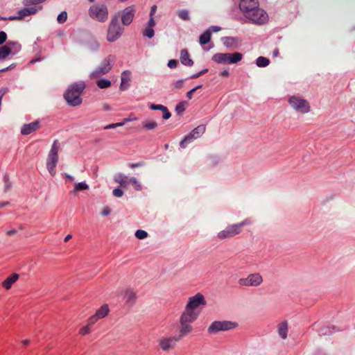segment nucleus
<instances>
[{
    "label": "nucleus",
    "instance_id": "1",
    "mask_svg": "<svg viewBox=\"0 0 355 355\" xmlns=\"http://www.w3.org/2000/svg\"><path fill=\"white\" fill-rule=\"evenodd\" d=\"M239 6L243 16L252 24L263 25L269 20L268 13L259 7L258 0H241Z\"/></svg>",
    "mask_w": 355,
    "mask_h": 355
},
{
    "label": "nucleus",
    "instance_id": "2",
    "mask_svg": "<svg viewBox=\"0 0 355 355\" xmlns=\"http://www.w3.org/2000/svg\"><path fill=\"white\" fill-rule=\"evenodd\" d=\"M85 89L83 83L73 84L66 91L64 96L67 102L72 105L77 106L81 104V94Z\"/></svg>",
    "mask_w": 355,
    "mask_h": 355
},
{
    "label": "nucleus",
    "instance_id": "3",
    "mask_svg": "<svg viewBox=\"0 0 355 355\" xmlns=\"http://www.w3.org/2000/svg\"><path fill=\"white\" fill-rule=\"evenodd\" d=\"M243 59V55L241 53L235 52L233 53H218L213 55L212 60L218 64H236Z\"/></svg>",
    "mask_w": 355,
    "mask_h": 355
},
{
    "label": "nucleus",
    "instance_id": "4",
    "mask_svg": "<svg viewBox=\"0 0 355 355\" xmlns=\"http://www.w3.org/2000/svg\"><path fill=\"white\" fill-rule=\"evenodd\" d=\"M21 49V45L17 42L9 41L0 46V60L3 61L10 56L15 55Z\"/></svg>",
    "mask_w": 355,
    "mask_h": 355
},
{
    "label": "nucleus",
    "instance_id": "5",
    "mask_svg": "<svg viewBox=\"0 0 355 355\" xmlns=\"http://www.w3.org/2000/svg\"><path fill=\"white\" fill-rule=\"evenodd\" d=\"M89 16L98 21H105L108 17V10L105 5H94L89 10Z\"/></svg>",
    "mask_w": 355,
    "mask_h": 355
},
{
    "label": "nucleus",
    "instance_id": "6",
    "mask_svg": "<svg viewBox=\"0 0 355 355\" xmlns=\"http://www.w3.org/2000/svg\"><path fill=\"white\" fill-rule=\"evenodd\" d=\"M60 148L59 142L55 140L52 146L51 150L49 155L47 168L49 173L54 175L55 173V168L58 161V150Z\"/></svg>",
    "mask_w": 355,
    "mask_h": 355
},
{
    "label": "nucleus",
    "instance_id": "7",
    "mask_svg": "<svg viewBox=\"0 0 355 355\" xmlns=\"http://www.w3.org/2000/svg\"><path fill=\"white\" fill-rule=\"evenodd\" d=\"M122 33V28L119 25L118 17H112L107 29V40L110 42L116 41Z\"/></svg>",
    "mask_w": 355,
    "mask_h": 355
},
{
    "label": "nucleus",
    "instance_id": "8",
    "mask_svg": "<svg viewBox=\"0 0 355 355\" xmlns=\"http://www.w3.org/2000/svg\"><path fill=\"white\" fill-rule=\"evenodd\" d=\"M116 60L115 56L110 55L103 62L101 66L92 73V77L97 78L107 73H108L112 67V64Z\"/></svg>",
    "mask_w": 355,
    "mask_h": 355
},
{
    "label": "nucleus",
    "instance_id": "9",
    "mask_svg": "<svg viewBox=\"0 0 355 355\" xmlns=\"http://www.w3.org/2000/svg\"><path fill=\"white\" fill-rule=\"evenodd\" d=\"M289 103L296 110L302 113L308 112L310 110V106L309 103L299 97V96H291L288 100Z\"/></svg>",
    "mask_w": 355,
    "mask_h": 355
},
{
    "label": "nucleus",
    "instance_id": "10",
    "mask_svg": "<svg viewBox=\"0 0 355 355\" xmlns=\"http://www.w3.org/2000/svg\"><path fill=\"white\" fill-rule=\"evenodd\" d=\"M236 327V324L229 321L214 322L209 327V331L212 333L219 331H227L234 329Z\"/></svg>",
    "mask_w": 355,
    "mask_h": 355
},
{
    "label": "nucleus",
    "instance_id": "11",
    "mask_svg": "<svg viewBox=\"0 0 355 355\" xmlns=\"http://www.w3.org/2000/svg\"><path fill=\"white\" fill-rule=\"evenodd\" d=\"M241 232V225H234L227 227L225 230L221 231L218 234V237L220 239H224L232 237L238 234Z\"/></svg>",
    "mask_w": 355,
    "mask_h": 355
},
{
    "label": "nucleus",
    "instance_id": "12",
    "mask_svg": "<svg viewBox=\"0 0 355 355\" xmlns=\"http://www.w3.org/2000/svg\"><path fill=\"white\" fill-rule=\"evenodd\" d=\"M205 305V301L202 295L198 293L196 295L191 297L187 306V308L197 311L196 309L200 305Z\"/></svg>",
    "mask_w": 355,
    "mask_h": 355
},
{
    "label": "nucleus",
    "instance_id": "13",
    "mask_svg": "<svg viewBox=\"0 0 355 355\" xmlns=\"http://www.w3.org/2000/svg\"><path fill=\"white\" fill-rule=\"evenodd\" d=\"M135 9L134 6L125 8L121 14V21L123 25H129L133 20Z\"/></svg>",
    "mask_w": 355,
    "mask_h": 355
},
{
    "label": "nucleus",
    "instance_id": "14",
    "mask_svg": "<svg viewBox=\"0 0 355 355\" xmlns=\"http://www.w3.org/2000/svg\"><path fill=\"white\" fill-rule=\"evenodd\" d=\"M198 313H199L198 311H193L191 309L189 310V309L186 307L185 311L181 316V319H180L181 324H184V323L192 322L193 321H194L196 320Z\"/></svg>",
    "mask_w": 355,
    "mask_h": 355
},
{
    "label": "nucleus",
    "instance_id": "15",
    "mask_svg": "<svg viewBox=\"0 0 355 355\" xmlns=\"http://www.w3.org/2000/svg\"><path fill=\"white\" fill-rule=\"evenodd\" d=\"M177 340L175 337L162 338L159 340V345L162 350L167 351L174 347Z\"/></svg>",
    "mask_w": 355,
    "mask_h": 355
},
{
    "label": "nucleus",
    "instance_id": "16",
    "mask_svg": "<svg viewBox=\"0 0 355 355\" xmlns=\"http://www.w3.org/2000/svg\"><path fill=\"white\" fill-rule=\"evenodd\" d=\"M262 282L261 277L258 274L251 275L246 279L240 280V284L243 286H257Z\"/></svg>",
    "mask_w": 355,
    "mask_h": 355
},
{
    "label": "nucleus",
    "instance_id": "17",
    "mask_svg": "<svg viewBox=\"0 0 355 355\" xmlns=\"http://www.w3.org/2000/svg\"><path fill=\"white\" fill-rule=\"evenodd\" d=\"M37 11V9L35 8H24L19 11L18 16L16 17H10L8 18L9 20H21L24 19L25 17L34 15Z\"/></svg>",
    "mask_w": 355,
    "mask_h": 355
},
{
    "label": "nucleus",
    "instance_id": "18",
    "mask_svg": "<svg viewBox=\"0 0 355 355\" xmlns=\"http://www.w3.org/2000/svg\"><path fill=\"white\" fill-rule=\"evenodd\" d=\"M18 279L19 275L12 273L2 282L1 286L6 290H9Z\"/></svg>",
    "mask_w": 355,
    "mask_h": 355
},
{
    "label": "nucleus",
    "instance_id": "19",
    "mask_svg": "<svg viewBox=\"0 0 355 355\" xmlns=\"http://www.w3.org/2000/svg\"><path fill=\"white\" fill-rule=\"evenodd\" d=\"M40 128L39 123L37 121L32 122L28 124H25L21 130V133L24 135H29Z\"/></svg>",
    "mask_w": 355,
    "mask_h": 355
},
{
    "label": "nucleus",
    "instance_id": "20",
    "mask_svg": "<svg viewBox=\"0 0 355 355\" xmlns=\"http://www.w3.org/2000/svg\"><path fill=\"white\" fill-rule=\"evenodd\" d=\"M131 80V72L125 71L121 73V83L120 85L121 90H125L130 86Z\"/></svg>",
    "mask_w": 355,
    "mask_h": 355
},
{
    "label": "nucleus",
    "instance_id": "21",
    "mask_svg": "<svg viewBox=\"0 0 355 355\" xmlns=\"http://www.w3.org/2000/svg\"><path fill=\"white\" fill-rule=\"evenodd\" d=\"M137 297V293L131 288H127L123 291V298L127 304H134Z\"/></svg>",
    "mask_w": 355,
    "mask_h": 355
},
{
    "label": "nucleus",
    "instance_id": "22",
    "mask_svg": "<svg viewBox=\"0 0 355 355\" xmlns=\"http://www.w3.org/2000/svg\"><path fill=\"white\" fill-rule=\"evenodd\" d=\"M114 181L117 182L121 187L127 188L128 185L130 184L131 178H128L127 176L122 174H118L114 178Z\"/></svg>",
    "mask_w": 355,
    "mask_h": 355
},
{
    "label": "nucleus",
    "instance_id": "23",
    "mask_svg": "<svg viewBox=\"0 0 355 355\" xmlns=\"http://www.w3.org/2000/svg\"><path fill=\"white\" fill-rule=\"evenodd\" d=\"M181 62L186 66H192L193 64V60L190 58L189 53L186 49H183L180 53Z\"/></svg>",
    "mask_w": 355,
    "mask_h": 355
},
{
    "label": "nucleus",
    "instance_id": "24",
    "mask_svg": "<svg viewBox=\"0 0 355 355\" xmlns=\"http://www.w3.org/2000/svg\"><path fill=\"white\" fill-rule=\"evenodd\" d=\"M110 312L109 306L107 304H103L98 309L96 310V314L100 318H104L108 315Z\"/></svg>",
    "mask_w": 355,
    "mask_h": 355
},
{
    "label": "nucleus",
    "instance_id": "25",
    "mask_svg": "<svg viewBox=\"0 0 355 355\" xmlns=\"http://www.w3.org/2000/svg\"><path fill=\"white\" fill-rule=\"evenodd\" d=\"M211 33L209 30H207L206 31H205L200 36V38H199V42H200V44L202 45V46H204L206 44L209 43L211 40Z\"/></svg>",
    "mask_w": 355,
    "mask_h": 355
},
{
    "label": "nucleus",
    "instance_id": "26",
    "mask_svg": "<svg viewBox=\"0 0 355 355\" xmlns=\"http://www.w3.org/2000/svg\"><path fill=\"white\" fill-rule=\"evenodd\" d=\"M288 331V323L286 322H282L278 325V332L279 336L285 339L287 337Z\"/></svg>",
    "mask_w": 355,
    "mask_h": 355
},
{
    "label": "nucleus",
    "instance_id": "27",
    "mask_svg": "<svg viewBox=\"0 0 355 355\" xmlns=\"http://www.w3.org/2000/svg\"><path fill=\"white\" fill-rule=\"evenodd\" d=\"M256 64L259 67H265L270 64V60L265 57H259L256 60Z\"/></svg>",
    "mask_w": 355,
    "mask_h": 355
},
{
    "label": "nucleus",
    "instance_id": "28",
    "mask_svg": "<svg viewBox=\"0 0 355 355\" xmlns=\"http://www.w3.org/2000/svg\"><path fill=\"white\" fill-rule=\"evenodd\" d=\"M197 136L194 135L192 132L189 133L187 136L184 137V139L180 142V146L182 148H185L187 146V143L191 141L193 139H196Z\"/></svg>",
    "mask_w": 355,
    "mask_h": 355
},
{
    "label": "nucleus",
    "instance_id": "29",
    "mask_svg": "<svg viewBox=\"0 0 355 355\" xmlns=\"http://www.w3.org/2000/svg\"><path fill=\"white\" fill-rule=\"evenodd\" d=\"M96 85L101 89L110 87L111 86V82L106 79H100L97 80Z\"/></svg>",
    "mask_w": 355,
    "mask_h": 355
},
{
    "label": "nucleus",
    "instance_id": "30",
    "mask_svg": "<svg viewBox=\"0 0 355 355\" xmlns=\"http://www.w3.org/2000/svg\"><path fill=\"white\" fill-rule=\"evenodd\" d=\"M191 331V327L189 323L181 324L180 333L182 336H184Z\"/></svg>",
    "mask_w": 355,
    "mask_h": 355
},
{
    "label": "nucleus",
    "instance_id": "31",
    "mask_svg": "<svg viewBox=\"0 0 355 355\" xmlns=\"http://www.w3.org/2000/svg\"><path fill=\"white\" fill-rule=\"evenodd\" d=\"M91 332V326L87 324V325L82 327L79 329V334L81 336H85Z\"/></svg>",
    "mask_w": 355,
    "mask_h": 355
},
{
    "label": "nucleus",
    "instance_id": "32",
    "mask_svg": "<svg viewBox=\"0 0 355 355\" xmlns=\"http://www.w3.org/2000/svg\"><path fill=\"white\" fill-rule=\"evenodd\" d=\"M88 189V185L85 182H80L75 185L73 191L77 192L78 191L86 190Z\"/></svg>",
    "mask_w": 355,
    "mask_h": 355
},
{
    "label": "nucleus",
    "instance_id": "33",
    "mask_svg": "<svg viewBox=\"0 0 355 355\" xmlns=\"http://www.w3.org/2000/svg\"><path fill=\"white\" fill-rule=\"evenodd\" d=\"M178 16L183 20H189V11L186 10H180L178 12Z\"/></svg>",
    "mask_w": 355,
    "mask_h": 355
},
{
    "label": "nucleus",
    "instance_id": "34",
    "mask_svg": "<svg viewBox=\"0 0 355 355\" xmlns=\"http://www.w3.org/2000/svg\"><path fill=\"white\" fill-rule=\"evenodd\" d=\"M144 35L149 38L153 37L154 35L153 28L150 26H147L144 31Z\"/></svg>",
    "mask_w": 355,
    "mask_h": 355
},
{
    "label": "nucleus",
    "instance_id": "35",
    "mask_svg": "<svg viewBox=\"0 0 355 355\" xmlns=\"http://www.w3.org/2000/svg\"><path fill=\"white\" fill-rule=\"evenodd\" d=\"M143 127L147 130L154 129L157 127V123L155 121H148L143 123Z\"/></svg>",
    "mask_w": 355,
    "mask_h": 355
},
{
    "label": "nucleus",
    "instance_id": "36",
    "mask_svg": "<svg viewBox=\"0 0 355 355\" xmlns=\"http://www.w3.org/2000/svg\"><path fill=\"white\" fill-rule=\"evenodd\" d=\"M159 110H161L163 112L162 117L164 119H168L171 116V113L168 111L167 108L163 105H159Z\"/></svg>",
    "mask_w": 355,
    "mask_h": 355
},
{
    "label": "nucleus",
    "instance_id": "37",
    "mask_svg": "<svg viewBox=\"0 0 355 355\" xmlns=\"http://www.w3.org/2000/svg\"><path fill=\"white\" fill-rule=\"evenodd\" d=\"M135 236L139 239H144L147 237L148 234L144 230H139L135 232Z\"/></svg>",
    "mask_w": 355,
    "mask_h": 355
},
{
    "label": "nucleus",
    "instance_id": "38",
    "mask_svg": "<svg viewBox=\"0 0 355 355\" xmlns=\"http://www.w3.org/2000/svg\"><path fill=\"white\" fill-rule=\"evenodd\" d=\"M205 130V127L203 125H200L195 128L193 130H192V132L194 133L197 137L202 133H203Z\"/></svg>",
    "mask_w": 355,
    "mask_h": 355
},
{
    "label": "nucleus",
    "instance_id": "39",
    "mask_svg": "<svg viewBox=\"0 0 355 355\" xmlns=\"http://www.w3.org/2000/svg\"><path fill=\"white\" fill-rule=\"evenodd\" d=\"M100 318L95 313L94 315L89 317L87 320V324L90 326L94 324Z\"/></svg>",
    "mask_w": 355,
    "mask_h": 355
},
{
    "label": "nucleus",
    "instance_id": "40",
    "mask_svg": "<svg viewBox=\"0 0 355 355\" xmlns=\"http://www.w3.org/2000/svg\"><path fill=\"white\" fill-rule=\"evenodd\" d=\"M67 19V14L66 12H62L58 16V21L60 24H62L66 21Z\"/></svg>",
    "mask_w": 355,
    "mask_h": 355
},
{
    "label": "nucleus",
    "instance_id": "41",
    "mask_svg": "<svg viewBox=\"0 0 355 355\" xmlns=\"http://www.w3.org/2000/svg\"><path fill=\"white\" fill-rule=\"evenodd\" d=\"M46 0H26L25 5L29 6V5H37L40 4Z\"/></svg>",
    "mask_w": 355,
    "mask_h": 355
},
{
    "label": "nucleus",
    "instance_id": "42",
    "mask_svg": "<svg viewBox=\"0 0 355 355\" xmlns=\"http://www.w3.org/2000/svg\"><path fill=\"white\" fill-rule=\"evenodd\" d=\"M130 183L133 185L134 188L139 191V190H141V184L137 181V180L135 178H131V182Z\"/></svg>",
    "mask_w": 355,
    "mask_h": 355
},
{
    "label": "nucleus",
    "instance_id": "43",
    "mask_svg": "<svg viewBox=\"0 0 355 355\" xmlns=\"http://www.w3.org/2000/svg\"><path fill=\"white\" fill-rule=\"evenodd\" d=\"M175 110L178 114L183 112L185 110L184 103L183 102L178 103L175 107Z\"/></svg>",
    "mask_w": 355,
    "mask_h": 355
},
{
    "label": "nucleus",
    "instance_id": "44",
    "mask_svg": "<svg viewBox=\"0 0 355 355\" xmlns=\"http://www.w3.org/2000/svg\"><path fill=\"white\" fill-rule=\"evenodd\" d=\"M7 40V34L4 31H0V45L3 44Z\"/></svg>",
    "mask_w": 355,
    "mask_h": 355
},
{
    "label": "nucleus",
    "instance_id": "45",
    "mask_svg": "<svg viewBox=\"0 0 355 355\" xmlns=\"http://www.w3.org/2000/svg\"><path fill=\"white\" fill-rule=\"evenodd\" d=\"M123 194V192L121 189L116 188L113 190V195L116 197H121Z\"/></svg>",
    "mask_w": 355,
    "mask_h": 355
},
{
    "label": "nucleus",
    "instance_id": "46",
    "mask_svg": "<svg viewBox=\"0 0 355 355\" xmlns=\"http://www.w3.org/2000/svg\"><path fill=\"white\" fill-rule=\"evenodd\" d=\"M168 66L171 69H174L178 66V61L176 60H171L168 61Z\"/></svg>",
    "mask_w": 355,
    "mask_h": 355
},
{
    "label": "nucleus",
    "instance_id": "47",
    "mask_svg": "<svg viewBox=\"0 0 355 355\" xmlns=\"http://www.w3.org/2000/svg\"><path fill=\"white\" fill-rule=\"evenodd\" d=\"M123 125H124V122L112 123V124H110V125H108L105 126V129L114 128H116V127L122 126Z\"/></svg>",
    "mask_w": 355,
    "mask_h": 355
},
{
    "label": "nucleus",
    "instance_id": "48",
    "mask_svg": "<svg viewBox=\"0 0 355 355\" xmlns=\"http://www.w3.org/2000/svg\"><path fill=\"white\" fill-rule=\"evenodd\" d=\"M201 87H202L201 85L198 86V87L192 89L189 92H188L187 94V96L188 97V98L191 99L192 98V95H193V92H196L198 89L200 88Z\"/></svg>",
    "mask_w": 355,
    "mask_h": 355
},
{
    "label": "nucleus",
    "instance_id": "49",
    "mask_svg": "<svg viewBox=\"0 0 355 355\" xmlns=\"http://www.w3.org/2000/svg\"><path fill=\"white\" fill-rule=\"evenodd\" d=\"M110 211L111 209L109 207H105L102 211V214L104 216H107L108 214H110Z\"/></svg>",
    "mask_w": 355,
    "mask_h": 355
},
{
    "label": "nucleus",
    "instance_id": "50",
    "mask_svg": "<svg viewBox=\"0 0 355 355\" xmlns=\"http://www.w3.org/2000/svg\"><path fill=\"white\" fill-rule=\"evenodd\" d=\"M155 21L153 17H150V20H149V21L148 23V26H150V27L153 28L155 26Z\"/></svg>",
    "mask_w": 355,
    "mask_h": 355
},
{
    "label": "nucleus",
    "instance_id": "51",
    "mask_svg": "<svg viewBox=\"0 0 355 355\" xmlns=\"http://www.w3.org/2000/svg\"><path fill=\"white\" fill-rule=\"evenodd\" d=\"M156 10H157V6H152L151 10H150V17H153V15H155V13L156 12Z\"/></svg>",
    "mask_w": 355,
    "mask_h": 355
},
{
    "label": "nucleus",
    "instance_id": "52",
    "mask_svg": "<svg viewBox=\"0 0 355 355\" xmlns=\"http://www.w3.org/2000/svg\"><path fill=\"white\" fill-rule=\"evenodd\" d=\"M182 85H183L182 81L179 80V81H177V82L174 84V86H175V87H176V88H181V87H182Z\"/></svg>",
    "mask_w": 355,
    "mask_h": 355
},
{
    "label": "nucleus",
    "instance_id": "53",
    "mask_svg": "<svg viewBox=\"0 0 355 355\" xmlns=\"http://www.w3.org/2000/svg\"><path fill=\"white\" fill-rule=\"evenodd\" d=\"M220 76L223 77H227L229 76V72L227 70L223 71L220 72Z\"/></svg>",
    "mask_w": 355,
    "mask_h": 355
},
{
    "label": "nucleus",
    "instance_id": "54",
    "mask_svg": "<svg viewBox=\"0 0 355 355\" xmlns=\"http://www.w3.org/2000/svg\"><path fill=\"white\" fill-rule=\"evenodd\" d=\"M21 343H22L24 346H27V345H28L30 344V340H27V339H26V340H23L21 341Z\"/></svg>",
    "mask_w": 355,
    "mask_h": 355
},
{
    "label": "nucleus",
    "instance_id": "55",
    "mask_svg": "<svg viewBox=\"0 0 355 355\" xmlns=\"http://www.w3.org/2000/svg\"><path fill=\"white\" fill-rule=\"evenodd\" d=\"M136 119H137V118H136V117H134V118H128V119H125L123 120V122H124V124H125V123L126 122H128V121H132V120H136Z\"/></svg>",
    "mask_w": 355,
    "mask_h": 355
},
{
    "label": "nucleus",
    "instance_id": "56",
    "mask_svg": "<svg viewBox=\"0 0 355 355\" xmlns=\"http://www.w3.org/2000/svg\"><path fill=\"white\" fill-rule=\"evenodd\" d=\"M159 105H152L150 106V107H151L153 110H156V109H159Z\"/></svg>",
    "mask_w": 355,
    "mask_h": 355
},
{
    "label": "nucleus",
    "instance_id": "57",
    "mask_svg": "<svg viewBox=\"0 0 355 355\" xmlns=\"http://www.w3.org/2000/svg\"><path fill=\"white\" fill-rule=\"evenodd\" d=\"M66 178L67 180H69L70 181H73V178L70 175H66Z\"/></svg>",
    "mask_w": 355,
    "mask_h": 355
},
{
    "label": "nucleus",
    "instance_id": "58",
    "mask_svg": "<svg viewBox=\"0 0 355 355\" xmlns=\"http://www.w3.org/2000/svg\"><path fill=\"white\" fill-rule=\"evenodd\" d=\"M139 165H140L139 164H132L130 166L131 168H135V167L139 166Z\"/></svg>",
    "mask_w": 355,
    "mask_h": 355
},
{
    "label": "nucleus",
    "instance_id": "59",
    "mask_svg": "<svg viewBox=\"0 0 355 355\" xmlns=\"http://www.w3.org/2000/svg\"><path fill=\"white\" fill-rule=\"evenodd\" d=\"M212 28H213V29H214V31H218L220 29L219 28H218V27H216V26H215V27H212Z\"/></svg>",
    "mask_w": 355,
    "mask_h": 355
},
{
    "label": "nucleus",
    "instance_id": "60",
    "mask_svg": "<svg viewBox=\"0 0 355 355\" xmlns=\"http://www.w3.org/2000/svg\"><path fill=\"white\" fill-rule=\"evenodd\" d=\"M274 54H275V55H277V54H278V51H277V50H275V51H274Z\"/></svg>",
    "mask_w": 355,
    "mask_h": 355
},
{
    "label": "nucleus",
    "instance_id": "61",
    "mask_svg": "<svg viewBox=\"0 0 355 355\" xmlns=\"http://www.w3.org/2000/svg\"><path fill=\"white\" fill-rule=\"evenodd\" d=\"M7 19H8L7 18H3V17H0V20H7Z\"/></svg>",
    "mask_w": 355,
    "mask_h": 355
},
{
    "label": "nucleus",
    "instance_id": "62",
    "mask_svg": "<svg viewBox=\"0 0 355 355\" xmlns=\"http://www.w3.org/2000/svg\"><path fill=\"white\" fill-rule=\"evenodd\" d=\"M90 2H93L94 0H89Z\"/></svg>",
    "mask_w": 355,
    "mask_h": 355
}]
</instances>
